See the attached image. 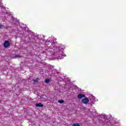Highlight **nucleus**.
Masks as SVG:
<instances>
[{"label":"nucleus","mask_w":126,"mask_h":126,"mask_svg":"<svg viewBox=\"0 0 126 126\" xmlns=\"http://www.w3.org/2000/svg\"><path fill=\"white\" fill-rule=\"evenodd\" d=\"M56 41L57 39L53 36L49 37L47 40H45L46 46H48L49 48L45 53L47 55L53 57L55 60H63L62 57H66V55L63 53V48L60 45H57Z\"/></svg>","instance_id":"1"},{"label":"nucleus","mask_w":126,"mask_h":126,"mask_svg":"<svg viewBox=\"0 0 126 126\" xmlns=\"http://www.w3.org/2000/svg\"><path fill=\"white\" fill-rule=\"evenodd\" d=\"M10 44L9 42L8 41H5L4 42L3 46L4 48H7L8 47H9Z\"/></svg>","instance_id":"2"},{"label":"nucleus","mask_w":126,"mask_h":126,"mask_svg":"<svg viewBox=\"0 0 126 126\" xmlns=\"http://www.w3.org/2000/svg\"><path fill=\"white\" fill-rule=\"evenodd\" d=\"M82 102L83 104H87L89 102V99L88 98H85L82 100Z\"/></svg>","instance_id":"3"},{"label":"nucleus","mask_w":126,"mask_h":126,"mask_svg":"<svg viewBox=\"0 0 126 126\" xmlns=\"http://www.w3.org/2000/svg\"><path fill=\"white\" fill-rule=\"evenodd\" d=\"M35 106L36 107H39L40 108H43L44 107V105L42 104L41 103L36 104Z\"/></svg>","instance_id":"4"},{"label":"nucleus","mask_w":126,"mask_h":126,"mask_svg":"<svg viewBox=\"0 0 126 126\" xmlns=\"http://www.w3.org/2000/svg\"><path fill=\"white\" fill-rule=\"evenodd\" d=\"M85 97V95H84V94H79L78 95V98L79 99H81V98H83V97Z\"/></svg>","instance_id":"5"},{"label":"nucleus","mask_w":126,"mask_h":126,"mask_svg":"<svg viewBox=\"0 0 126 126\" xmlns=\"http://www.w3.org/2000/svg\"><path fill=\"white\" fill-rule=\"evenodd\" d=\"M92 103H94L95 102V96H92V98L90 99Z\"/></svg>","instance_id":"6"},{"label":"nucleus","mask_w":126,"mask_h":126,"mask_svg":"<svg viewBox=\"0 0 126 126\" xmlns=\"http://www.w3.org/2000/svg\"><path fill=\"white\" fill-rule=\"evenodd\" d=\"M45 81L46 83H49L50 82V79H46Z\"/></svg>","instance_id":"7"},{"label":"nucleus","mask_w":126,"mask_h":126,"mask_svg":"<svg viewBox=\"0 0 126 126\" xmlns=\"http://www.w3.org/2000/svg\"><path fill=\"white\" fill-rule=\"evenodd\" d=\"M72 126H80V125H79V124L77 123L73 124Z\"/></svg>","instance_id":"8"},{"label":"nucleus","mask_w":126,"mask_h":126,"mask_svg":"<svg viewBox=\"0 0 126 126\" xmlns=\"http://www.w3.org/2000/svg\"><path fill=\"white\" fill-rule=\"evenodd\" d=\"M63 102H64V101L63 100H62L58 101V102L60 103V104H63Z\"/></svg>","instance_id":"9"},{"label":"nucleus","mask_w":126,"mask_h":126,"mask_svg":"<svg viewBox=\"0 0 126 126\" xmlns=\"http://www.w3.org/2000/svg\"><path fill=\"white\" fill-rule=\"evenodd\" d=\"M38 80H39V79L38 78H36L35 79H33V81L34 82H38Z\"/></svg>","instance_id":"10"},{"label":"nucleus","mask_w":126,"mask_h":126,"mask_svg":"<svg viewBox=\"0 0 126 126\" xmlns=\"http://www.w3.org/2000/svg\"><path fill=\"white\" fill-rule=\"evenodd\" d=\"M15 58H20V56L19 55H16Z\"/></svg>","instance_id":"11"},{"label":"nucleus","mask_w":126,"mask_h":126,"mask_svg":"<svg viewBox=\"0 0 126 126\" xmlns=\"http://www.w3.org/2000/svg\"><path fill=\"white\" fill-rule=\"evenodd\" d=\"M3 5L2 4H0V7H2Z\"/></svg>","instance_id":"12"},{"label":"nucleus","mask_w":126,"mask_h":126,"mask_svg":"<svg viewBox=\"0 0 126 126\" xmlns=\"http://www.w3.org/2000/svg\"><path fill=\"white\" fill-rule=\"evenodd\" d=\"M0 28H1V26H0Z\"/></svg>","instance_id":"13"},{"label":"nucleus","mask_w":126,"mask_h":126,"mask_svg":"<svg viewBox=\"0 0 126 126\" xmlns=\"http://www.w3.org/2000/svg\"><path fill=\"white\" fill-rule=\"evenodd\" d=\"M9 15V16H10V15Z\"/></svg>","instance_id":"14"}]
</instances>
